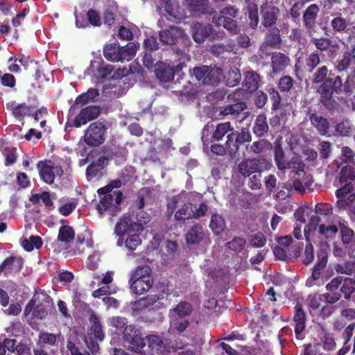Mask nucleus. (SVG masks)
Returning a JSON list of instances; mask_svg holds the SVG:
<instances>
[{
	"label": "nucleus",
	"mask_w": 355,
	"mask_h": 355,
	"mask_svg": "<svg viewBox=\"0 0 355 355\" xmlns=\"http://www.w3.org/2000/svg\"><path fill=\"white\" fill-rule=\"evenodd\" d=\"M343 92V79L338 75L330 73L327 80L318 87L317 92L320 103L329 111L338 110L340 104L336 96Z\"/></svg>",
	"instance_id": "1"
},
{
	"label": "nucleus",
	"mask_w": 355,
	"mask_h": 355,
	"mask_svg": "<svg viewBox=\"0 0 355 355\" xmlns=\"http://www.w3.org/2000/svg\"><path fill=\"white\" fill-rule=\"evenodd\" d=\"M328 257L329 254L326 249L320 248L318 250L317 261L312 268L311 277L306 280V286L324 284L334 275L333 268L327 266Z\"/></svg>",
	"instance_id": "2"
},
{
	"label": "nucleus",
	"mask_w": 355,
	"mask_h": 355,
	"mask_svg": "<svg viewBox=\"0 0 355 355\" xmlns=\"http://www.w3.org/2000/svg\"><path fill=\"white\" fill-rule=\"evenodd\" d=\"M209 214L210 222H224L223 217L209 210L208 205L205 202H201L199 205L184 203L182 207L175 212V217L178 220H185L191 218L198 219Z\"/></svg>",
	"instance_id": "3"
},
{
	"label": "nucleus",
	"mask_w": 355,
	"mask_h": 355,
	"mask_svg": "<svg viewBox=\"0 0 355 355\" xmlns=\"http://www.w3.org/2000/svg\"><path fill=\"white\" fill-rule=\"evenodd\" d=\"M137 53V46L133 42H129L124 46H120L118 43L107 44L103 48V55L111 62L130 61Z\"/></svg>",
	"instance_id": "4"
},
{
	"label": "nucleus",
	"mask_w": 355,
	"mask_h": 355,
	"mask_svg": "<svg viewBox=\"0 0 355 355\" xmlns=\"http://www.w3.org/2000/svg\"><path fill=\"white\" fill-rule=\"evenodd\" d=\"M239 15V8L232 5H227L219 10L218 15L213 17V22L223 25V28L233 34L239 33L240 28L237 21Z\"/></svg>",
	"instance_id": "5"
},
{
	"label": "nucleus",
	"mask_w": 355,
	"mask_h": 355,
	"mask_svg": "<svg viewBox=\"0 0 355 355\" xmlns=\"http://www.w3.org/2000/svg\"><path fill=\"white\" fill-rule=\"evenodd\" d=\"M101 195H103V197L101 198L96 207L98 213L102 216H109L112 220V217L121 210L120 204L123 200V193L122 192H107Z\"/></svg>",
	"instance_id": "6"
},
{
	"label": "nucleus",
	"mask_w": 355,
	"mask_h": 355,
	"mask_svg": "<svg viewBox=\"0 0 355 355\" xmlns=\"http://www.w3.org/2000/svg\"><path fill=\"white\" fill-rule=\"evenodd\" d=\"M270 159L263 156L243 159L238 165V171L245 178L257 172H263L272 167Z\"/></svg>",
	"instance_id": "7"
},
{
	"label": "nucleus",
	"mask_w": 355,
	"mask_h": 355,
	"mask_svg": "<svg viewBox=\"0 0 355 355\" xmlns=\"http://www.w3.org/2000/svg\"><path fill=\"white\" fill-rule=\"evenodd\" d=\"M143 223H116L115 233L118 236L128 235L125 239L126 246L135 250L137 246L141 244V239L138 233L144 230Z\"/></svg>",
	"instance_id": "8"
},
{
	"label": "nucleus",
	"mask_w": 355,
	"mask_h": 355,
	"mask_svg": "<svg viewBox=\"0 0 355 355\" xmlns=\"http://www.w3.org/2000/svg\"><path fill=\"white\" fill-rule=\"evenodd\" d=\"M251 140L252 135L248 129L242 128L241 132L234 129L227 137L225 145L227 148V153L231 157H236L240 146L249 143Z\"/></svg>",
	"instance_id": "9"
},
{
	"label": "nucleus",
	"mask_w": 355,
	"mask_h": 355,
	"mask_svg": "<svg viewBox=\"0 0 355 355\" xmlns=\"http://www.w3.org/2000/svg\"><path fill=\"white\" fill-rule=\"evenodd\" d=\"M347 51H344L342 58L338 59L335 69L338 72L345 71L348 68L355 65V35H349L344 42Z\"/></svg>",
	"instance_id": "10"
},
{
	"label": "nucleus",
	"mask_w": 355,
	"mask_h": 355,
	"mask_svg": "<svg viewBox=\"0 0 355 355\" xmlns=\"http://www.w3.org/2000/svg\"><path fill=\"white\" fill-rule=\"evenodd\" d=\"M107 128L103 122L97 121L92 123L84 135V141L89 146H98L103 144Z\"/></svg>",
	"instance_id": "11"
},
{
	"label": "nucleus",
	"mask_w": 355,
	"mask_h": 355,
	"mask_svg": "<svg viewBox=\"0 0 355 355\" xmlns=\"http://www.w3.org/2000/svg\"><path fill=\"white\" fill-rule=\"evenodd\" d=\"M319 223H307L304 228V235L306 241L310 242L311 239L316 234L324 236L325 238L332 237L333 235L336 234L338 228L336 225L326 226L322 223L318 228Z\"/></svg>",
	"instance_id": "12"
},
{
	"label": "nucleus",
	"mask_w": 355,
	"mask_h": 355,
	"mask_svg": "<svg viewBox=\"0 0 355 355\" xmlns=\"http://www.w3.org/2000/svg\"><path fill=\"white\" fill-rule=\"evenodd\" d=\"M113 70L112 65L105 63L101 58H99L91 61L87 69V73L97 80H103L106 78Z\"/></svg>",
	"instance_id": "13"
},
{
	"label": "nucleus",
	"mask_w": 355,
	"mask_h": 355,
	"mask_svg": "<svg viewBox=\"0 0 355 355\" xmlns=\"http://www.w3.org/2000/svg\"><path fill=\"white\" fill-rule=\"evenodd\" d=\"M101 112V108L98 105H89L85 108L81 109L80 112L77 114L73 120L71 124L69 121L67 123L70 126L79 128L82 125H85L90 121L96 119Z\"/></svg>",
	"instance_id": "14"
},
{
	"label": "nucleus",
	"mask_w": 355,
	"mask_h": 355,
	"mask_svg": "<svg viewBox=\"0 0 355 355\" xmlns=\"http://www.w3.org/2000/svg\"><path fill=\"white\" fill-rule=\"evenodd\" d=\"M311 42L317 50L320 52H327L329 58H334L338 53L340 46L334 40L325 37H313Z\"/></svg>",
	"instance_id": "15"
},
{
	"label": "nucleus",
	"mask_w": 355,
	"mask_h": 355,
	"mask_svg": "<svg viewBox=\"0 0 355 355\" xmlns=\"http://www.w3.org/2000/svg\"><path fill=\"white\" fill-rule=\"evenodd\" d=\"M75 237L73 229L69 225H62L59 229L57 241L54 243V252L58 253L67 249L68 245L72 242Z\"/></svg>",
	"instance_id": "16"
},
{
	"label": "nucleus",
	"mask_w": 355,
	"mask_h": 355,
	"mask_svg": "<svg viewBox=\"0 0 355 355\" xmlns=\"http://www.w3.org/2000/svg\"><path fill=\"white\" fill-rule=\"evenodd\" d=\"M293 320L295 322V334L297 340H302L305 337L306 315L301 304H296L294 307Z\"/></svg>",
	"instance_id": "17"
},
{
	"label": "nucleus",
	"mask_w": 355,
	"mask_h": 355,
	"mask_svg": "<svg viewBox=\"0 0 355 355\" xmlns=\"http://www.w3.org/2000/svg\"><path fill=\"white\" fill-rule=\"evenodd\" d=\"M261 14L262 16L261 25L265 28H272L277 22L279 9L266 3L261 6Z\"/></svg>",
	"instance_id": "18"
},
{
	"label": "nucleus",
	"mask_w": 355,
	"mask_h": 355,
	"mask_svg": "<svg viewBox=\"0 0 355 355\" xmlns=\"http://www.w3.org/2000/svg\"><path fill=\"white\" fill-rule=\"evenodd\" d=\"M271 68L274 74L284 71L291 65L289 56L282 52H273L271 54Z\"/></svg>",
	"instance_id": "19"
},
{
	"label": "nucleus",
	"mask_w": 355,
	"mask_h": 355,
	"mask_svg": "<svg viewBox=\"0 0 355 355\" xmlns=\"http://www.w3.org/2000/svg\"><path fill=\"white\" fill-rule=\"evenodd\" d=\"M209 127L208 125H205L202 132V141L203 144V147L205 148H209L211 152L216 155L224 156L227 153V148L226 145H223L218 143L215 142L213 139H210L208 137V135H206V132H208Z\"/></svg>",
	"instance_id": "20"
},
{
	"label": "nucleus",
	"mask_w": 355,
	"mask_h": 355,
	"mask_svg": "<svg viewBox=\"0 0 355 355\" xmlns=\"http://www.w3.org/2000/svg\"><path fill=\"white\" fill-rule=\"evenodd\" d=\"M183 30L175 26H170L168 29L159 32V41L163 44L174 45L182 36Z\"/></svg>",
	"instance_id": "21"
},
{
	"label": "nucleus",
	"mask_w": 355,
	"mask_h": 355,
	"mask_svg": "<svg viewBox=\"0 0 355 355\" xmlns=\"http://www.w3.org/2000/svg\"><path fill=\"white\" fill-rule=\"evenodd\" d=\"M320 12L319 6L316 3L309 5L304 10L302 16L303 25L310 31L315 28L316 19Z\"/></svg>",
	"instance_id": "22"
},
{
	"label": "nucleus",
	"mask_w": 355,
	"mask_h": 355,
	"mask_svg": "<svg viewBox=\"0 0 355 355\" xmlns=\"http://www.w3.org/2000/svg\"><path fill=\"white\" fill-rule=\"evenodd\" d=\"M6 108L10 111L12 116L19 120H22L25 116L32 115L33 107L26 105L25 103L17 104L15 101L6 103Z\"/></svg>",
	"instance_id": "23"
},
{
	"label": "nucleus",
	"mask_w": 355,
	"mask_h": 355,
	"mask_svg": "<svg viewBox=\"0 0 355 355\" xmlns=\"http://www.w3.org/2000/svg\"><path fill=\"white\" fill-rule=\"evenodd\" d=\"M184 6L192 15L199 16L209 12V0H185Z\"/></svg>",
	"instance_id": "24"
},
{
	"label": "nucleus",
	"mask_w": 355,
	"mask_h": 355,
	"mask_svg": "<svg viewBox=\"0 0 355 355\" xmlns=\"http://www.w3.org/2000/svg\"><path fill=\"white\" fill-rule=\"evenodd\" d=\"M23 266V259L21 257L10 256L7 257L0 265V275L3 272L6 276L13 272H19Z\"/></svg>",
	"instance_id": "25"
},
{
	"label": "nucleus",
	"mask_w": 355,
	"mask_h": 355,
	"mask_svg": "<svg viewBox=\"0 0 355 355\" xmlns=\"http://www.w3.org/2000/svg\"><path fill=\"white\" fill-rule=\"evenodd\" d=\"M50 160H41L37 164V168L39 171V175L41 180L48 184H52L55 181L53 168L50 164Z\"/></svg>",
	"instance_id": "26"
},
{
	"label": "nucleus",
	"mask_w": 355,
	"mask_h": 355,
	"mask_svg": "<svg viewBox=\"0 0 355 355\" xmlns=\"http://www.w3.org/2000/svg\"><path fill=\"white\" fill-rule=\"evenodd\" d=\"M339 225L343 243L348 250V252H355V234L354 231L346 227L344 223H339Z\"/></svg>",
	"instance_id": "27"
},
{
	"label": "nucleus",
	"mask_w": 355,
	"mask_h": 355,
	"mask_svg": "<svg viewBox=\"0 0 355 355\" xmlns=\"http://www.w3.org/2000/svg\"><path fill=\"white\" fill-rule=\"evenodd\" d=\"M184 76L185 74H182L180 78H178L175 84L178 83L181 87V89L178 90L180 96L192 98L197 94L196 85L191 83L190 80L185 79Z\"/></svg>",
	"instance_id": "28"
},
{
	"label": "nucleus",
	"mask_w": 355,
	"mask_h": 355,
	"mask_svg": "<svg viewBox=\"0 0 355 355\" xmlns=\"http://www.w3.org/2000/svg\"><path fill=\"white\" fill-rule=\"evenodd\" d=\"M155 72L156 77L163 83L170 82L173 79L175 76L173 67H171L169 64L163 62L157 64Z\"/></svg>",
	"instance_id": "29"
},
{
	"label": "nucleus",
	"mask_w": 355,
	"mask_h": 355,
	"mask_svg": "<svg viewBox=\"0 0 355 355\" xmlns=\"http://www.w3.org/2000/svg\"><path fill=\"white\" fill-rule=\"evenodd\" d=\"M26 73L34 78L38 83H42L46 81L44 74L41 70V66L37 61L31 60V61L26 64L24 68Z\"/></svg>",
	"instance_id": "30"
},
{
	"label": "nucleus",
	"mask_w": 355,
	"mask_h": 355,
	"mask_svg": "<svg viewBox=\"0 0 355 355\" xmlns=\"http://www.w3.org/2000/svg\"><path fill=\"white\" fill-rule=\"evenodd\" d=\"M234 130V127L230 121L218 123L214 129L211 136L209 138L216 141H219L226 135L227 137L230 132Z\"/></svg>",
	"instance_id": "31"
},
{
	"label": "nucleus",
	"mask_w": 355,
	"mask_h": 355,
	"mask_svg": "<svg viewBox=\"0 0 355 355\" xmlns=\"http://www.w3.org/2000/svg\"><path fill=\"white\" fill-rule=\"evenodd\" d=\"M315 215H311L309 218V222H320L322 216H330L333 214L332 206L326 202H319L315 206Z\"/></svg>",
	"instance_id": "32"
},
{
	"label": "nucleus",
	"mask_w": 355,
	"mask_h": 355,
	"mask_svg": "<svg viewBox=\"0 0 355 355\" xmlns=\"http://www.w3.org/2000/svg\"><path fill=\"white\" fill-rule=\"evenodd\" d=\"M309 119L320 135L324 136L328 133L329 124L326 118L314 113L309 116Z\"/></svg>",
	"instance_id": "33"
},
{
	"label": "nucleus",
	"mask_w": 355,
	"mask_h": 355,
	"mask_svg": "<svg viewBox=\"0 0 355 355\" xmlns=\"http://www.w3.org/2000/svg\"><path fill=\"white\" fill-rule=\"evenodd\" d=\"M340 291L341 297L343 296L347 301L354 302L355 300V285L352 278H344Z\"/></svg>",
	"instance_id": "34"
},
{
	"label": "nucleus",
	"mask_w": 355,
	"mask_h": 355,
	"mask_svg": "<svg viewBox=\"0 0 355 355\" xmlns=\"http://www.w3.org/2000/svg\"><path fill=\"white\" fill-rule=\"evenodd\" d=\"M265 44L274 49H279L282 43L280 31L276 27L270 28L265 36Z\"/></svg>",
	"instance_id": "35"
},
{
	"label": "nucleus",
	"mask_w": 355,
	"mask_h": 355,
	"mask_svg": "<svg viewBox=\"0 0 355 355\" xmlns=\"http://www.w3.org/2000/svg\"><path fill=\"white\" fill-rule=\"evenodd\" d=\"M204 236L202 227L199 224L193 225L185 234V240L188 245L198 244L202 240Z\"/></svg>",
	"instance_id": "36"
},
{
	"label": "nucleus",
	"mask_w": 355,
	"mask_h": 355,
	"mask_svg": "<svg viewBox=\"0 0 355 355\" xmlns=\"http://www.w3.org/2000/svg\"><path fill=\"white\" fill-rule=\"evenodd\" d=\"M212 27L209 24L202 26L201 24L195 25L193 29V39L198 43L205 41V38L211 34Z\"/></svg>",
	"instance_id": "37"
},
{
	"label": "nucleus",
	"mask_w": 355,
	"mask_h": 355,
	"mask_svg": "<svg viewBox=\"0 0 355 355\" xmlns=\"http://www.w3.org/2000/svg\"><path fill=\"white\" fill-rule=\"evenodd\" d=\"M267 118L265 114H259L254 121L252 128L254 134L259 137H262L268 131Z\"/></svg>",
	"instance_id": "38"
},
{
	"label": "nucleus",
	"mask_w": 355,
	"mask_h": 355,
	"mask_svg": "<svg viewBox=\"0 0 355 355\" xmlns=\"http://www.w3.org/2000/svg\"><path fill=\"white\" fill-rule=\"evenodd\" d=\"M146 340L151 351L157 353H162L166 351V347L162 337L152 334L146 336Z\"/></svg>",
	"instance_id": "39"
},
{
	"label": "nucleus",
	"mask_w": 355,
	"mask_h": 355,
	"mask_svg": "<svg viewBox=\"0 0 355 355\" xmlns=\"http://www.w3.org/2000/svg\"><path fill=\"white\" fill-rule=\"evenodd\" d=\"M131 280H132V282L131 283V289L137 295H142L148 291L153 285L152 279H131L130 281Z\"/></svg>",
	"instance_id": "40"
},
{
	"label": "nucleus",
	"mask_w": 355,
	"mask_h": 355,
	"mask_svg": "<svg viewBox=\"0 0 355 355\" xmlns=\"http://www.w3.org/2000/svg\"><path fill=\"white\" fill-rule=\"evenodd\" d=\"M260 81L261 76L257 72L248 71L245 73L244 84L249 92L252 93L257 91Z\"/></svg>",
	"instance_id": "41"
},
{
	"label": "nucleus",
	"mask_w": 355,
	"mask_h": 355,
	"mask_svg": "<svg viewBox=\"0 0 355 355\" xmlns=\"http://www.w3.org/2000/svg\"><path fill=\"white\" fill-rule=\"evenodd\" d=\"M350 258L354 260L347 261L343 264H337L335 267L336 271L340 274L353 275L355 274V252H348Z\"/></svg>",
	"instance_id": "42"
},
{
	"label": "nucleus",
	"mask_w": 355,
	"mask_h": 355,
	"mask_svg": "<svg viewBox=\"0 0 355 355\" xmlns=\"http://www.w3.org/2000/svg\"><path fill=\"white\" fill-rule=\"evenodd\" d=\"M273 252L277 259L288 261L291 257L297 258L300 255V249L293 250V254L291 255L289 254V249L279 245L275 247Z\"/></svg>",
	"instance_id": "43"
},
{
	"label": "nucleus",
	"mask_w": 355,
	"mask_h": 355,
	"mask_svg": "<svg viewBox=\"0 0 355 355\" xmlns=\"http://www.w3.org/2000/svg\"><path fill=\"white\" fill-rule=\"evenodd\" d=\"M29 200L33 205H40L41 202L47 208L53 206V201L51 194L48 191H43L41 193H35L31 196Z\"/></svg>",
	"instance_id": "44"
},
{
	"label": "nucleus",
	"mask_w": 355,
	"mask_h": 355,
	"mask_svg": "<svg viewBox=\"0 0 355 355\" xmlns=\"http://www.w3.org/2000/svg\"><path fill=\"white\" fill-rule=\"evenodd\" d=\"M223 76V69L219 67H212L209 66V70L207 72V80H205V85H216L220 82L222 77Z\"/></svg>",
	"instance_id": "45"
},
{
	"label": "nucleus",
	"mask_w": 355,
	"mask_h": 355,
	"mask_svg": "<svg viewBox=\"0 0 355 355\" xmlns=\"http://www.w3.org/2000/svg\"><path fill=\"white\" fill-rule=\"evenodd\" d=\"M235 44L233 40H229L226 43H218L213 44L211 51L214 55H220L225 52H234Z\"/></svg>",
	"instance_id": "46"
},
{
	"label": "nucleus",
	"mask_w": 355,
	"mask_h": 355,
	"mask_svg": "<svg viewBox=\"0 0 355 355\" xmlns=\"http://www.w3.org/2000/svg\"><path fill=\"white\" fill-rule=\"evenodd\" d=\"M245 15L250 20V27L255 29L259 21L258 6L254 3H249L246 8Z\"/></svg>",
	"instance_id": "47"
},
{
	"label": "nucleus",
	"mask_w": 355,
	"mask_h": 355,
	"mask_svg": "<svg viewBox=\"0 0 355 355\" xmlns=\"http://www.w3.org/2000/svg\"><path fill=\"white\" fill-rule=\"evenodd\" d=\"M224 80L228 87L238 85L241 80L240 69L236 67H231L227 75L224 76Z\"/></svg>",
	"instance_id": "48"
},
{
	"label": "nucleus",
	"mask_w": 355,
	"mask_h": 355,
	"mask_svg": "<svg viewBox=\"0 0 355 355\" xmlns=\"http://www.w3.org/2000/svg\"><path fill=\"white\" fill-rule=\"evenodd\" d=\"M330 73H332L328 69L327 66H321L315 69V71L313 73L311 82L313 84H322L327 80Z\"/></svg>",
	"instance_id": "49"
},
{
	"label": "nucleus",
	"mask_w": 355,
	"mask_h": 355,
	"mask_svg": "<svg viewBox=\"0 0 355 355\" xmlns=\"http://www.w3.org/2000/svg\"><path fill=\"white\" fill-rule=\"evenodd\" d=\"M330 24L334 32L339 33H345L349 25L347 19L343 17L340 14L334 17Z\"/></svg>",
	"instance_id": "50"
},
{
	"label": "nucleus",
	"mask_w": 355,
	"mask_h": 355,
	"mask_svg": "<svg viewBox=\"0 0 355 355\" xmlns=\"http://www.w3.org/2000/svg\"><path fill=\"white\" fill-rule=\"evenodd\" d=\"M274 153L275 162L277 168L279 171H284L285 164L288 163V161H286V159L284 151L280 144H275Z\"/></svg>",
	"instance_id": "51"
},
{
	"label": "nucleus",
	"mask_w": 355,
	"mask_h": 355,
	"mask_svg": "<svg viewBox=\"0 0 355 355\" xmlns=\"http://www.w3.org/2000/svg\"><path fill=\"white\" fill-rule=\"evenodd\" d=\"M320 62V54L317 51H314L306 58L305 68L308 72H313Z\"/></svg>",
	"instance_id": "52"
},
{
	"label": "nucleus",
	"mask_w": 355,
	"mask_h": 355,
	"mask_svg": "<svg viewBox=\"0 0 355 355\" xmlns=\"http://www.w3.org/2000/svg\"><path fill=\"white\" fill-rule=\"evenodd\" d=\"M87 335L91 336L93 338L96 337L99 341H102L104 339L105 334L103 331L102 325L98 317H94L93 323Z\"/></svg>",
	"instance_id": "53"
},
{
	"label": "nucleus",
	"mask_w": 355,
	"mask_h": 355,
	"mask_svg": "<svg viewBox=\"0 0 355 355\" xmlns=\"http://www.w3.org/2000/svg\"><path fill=\"white\" fill-rule=\"evenodd\" d=\"M209 70V66L201 65L195 67L192 69H189L190 76L194 77L196 80L202 81L205 85V80H207V72Z\"/></svg>",
	"instance_id": "54"
},
{
	"label": "nucleus",
	"mask_w": 355,
	"mask_h": 355,
	"mask_svg": "<svg viewBox=\"0 0 355 355\" xmlns=\"http://www.w3.org/2000/svg\"><path fill=\"white\" fill-rule=\"evenodd\" d=\"M355 180V170L351 165H347L341 168L340 173V182L341 184L352 182Z\"/></svg>",
	"instance_id": "55"
},
{
	"label": "nucleus",
	"mask_w": 355,
	"mask_h": 355,
	"mask_svg": "<svg viewBox=\"0 0 355 355\" xmlns=\"http://www.w3.org/2000/svg\"><path fill=\"white\" fill-rule=\"evenodd\" d=\"M5 157L4 165L9 166L14 164L17 160V152L15 147H5L1 150Z\"/></svg>",
	"instance_id": "56"
},
{
	"label": "nucleus",
	"mask_w": 355,
	"mask_h": 355,
	"mask_svg": "<svg viewBox=\"0 0 355 355\" xmlns=\"http://www.w3.org/2000/svg\"><path fill=\"white\" fill-rule=\"evenodd\" d=\"M247 109L246 103L244 101L236 102L234 104H230L225 107L222 112L225 115H236Z\"/></svg>",
	"instance_id": "57"
},
{
	"label": "nucleus",
	"mask_w": 355,
	"mask_h": 355,
	"mask_svg": "<svg viewBox=\"0 0 355 355\" xmlns=\"http://www.w3.org/2000/svg\"><path fill=\"white\" fill-rule=\"evenodd\" d=\"M129 349L134 352L139 353L146 345L144 339L141 337V332L137 334L128 342Z\"/></svg>",
	"instance_id": "58"
},
{
	"label": "nucleus",
	"mask_w": 355,
	"mask_h": 355,
	"mask_svg": "<svg viewBox=\"0 0 355 355\" xmlns=\"http://www.w3.org/2000/svg\"><path fill=\"white\" fill-rule=\"evenodd\" d=\"M151 268L149 266L145 264L137 267L131 279H152Z\"/></svg>",
	"instance_id": "59"
},
{
	"label": "nucleus",
	"mask_w": 355,
	"mask_h": 355,
	"mask_svg": "<svg viewBox=\"0 0 355 355\" xmlns=\"http://www.w3.org/2000/svg\"><path fill=\"white\" fill-rule=\"evenodd\" d=\"M192 311L191 304L186 301L178 303L173 309V311L181 318L190 315Z\"/></svg>",
	"instance_id": "60"
},
{
	"label": "nucleus",
	"mask_w": 355,
	"mask_h": 355,
	"mask_svg": "<svg viewBox=\"0 0 355 355\" xmlns=\"http://www.w3.org/2000/svg\"><path fill=\"white\" fill-rule=\"evenodd\" d=\"M277 85L282 93H288L293 87L294 80L291 76L285 75L279 80Z\"/></svg>",
	"instance_id": "61"
},
{
	"label": "nucleus",
	"mask_w": 355,
	"mask_h": 355,
	"mask_svg": "<svg viewBox=\"0 0 355 355\" xmlns=\"http://www.w3.org/2000/svg\"><path fill=\"white\" fill-rule=\"evenodd\" d=\"M111 159H114L116 162L122 163L126 160L128 151L124 147L116 146L110 150Z\"/></svg>",
	"instance_id": "62"
},
{
	"label": "nucleus",
	"mask_w": 355,
	"mask_h": 355,
	"mask_svg": "<svg viewBox=\"0 0 355 355\" xmlns=\"http://www.w3.org/2000/svg\"><path fill=\"white\" fill-rule=\"evenodd\" d=\"M313 209L309 207H300L297 209L294 213V216L297 222H306V218L311 216Z\"/></svg>",
	"instance_id": "63"
},
{
	"label": "nucleus",
	"mask_w": 355,
	"mask_h": 355,
	"mask_svg": "<svg viewBox=\"0 0 355 355\" xmlns=\"http://www.w3.org/2000/svg\"><path fill=\"white\" fill-rule=\"evenodd\" d=\"M246 241L241 237H234L226 243V246L234 252H241L245 248Z\"/></svg>",
	"instance_id": "64"
}]
</instances>
